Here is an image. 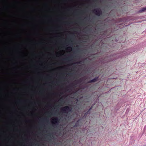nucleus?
Instances as JSON below:
<instances>
[{
	"label": "nucleus",
	"mask_w": 146,
	"mask_h": 146,
	"mask_svg": "<svg viewBox=\"0 0 146 146\" xmlns=\"http://www.w3.org/2000/svg\"><path fill=\"white\" fill-rule=\"evenodd\" d=\"M52 125L53 126H55L58 125L59 122V120L57 117H56L52 119L51 121Z\"/></svg>",
	"instance_id": "2"
},
{
	"label": "nucleus",
	"mask_w": 146,
	"mask_h": 146,
	"mask_svg": "<svg viewBox=\"0 0 146 146\" xmlns=\"http://www.w3.org/2000/svg\"><path fill=\"white\" fill-rule=\"evenodd\" d=\"M77 46V47H78V46Z\"/></svg>",
	"instance_id": "30"
},
{
	"label": "nucleus",
	"mask_w": 146,
	"mask_h": 146,
	"mask_svg": "<svg viewBox=\"0 0 146 146\" xmlns=\"http://www.w3.org/2000/svg\"><path fill=\"white\" fill-rule=\"evenodd\" d=\"M19 52L20 54L21 53V49L19 48Z\"/></svg>",
	"instance_id": "11"
},
{
	"label": "nucleus",
	"mask_w": 146,
	"mask_h": 146,
	"mask_svg": "<svg viewBox=\"0 0 146 146\" xmlns=\"http://www.w3.org/2000/svg\"><path fill=\"white\" fill-rule=\"evenodd\" d=\"M62 111L63 113H68L72 111V109L68 106H66L61 108Z\"/></svg>",
	"instance_id": "1"
},
{
	"label": "nucleus",
	"mask_w": 146,
	"mask_h": 146,
	"mask_svg": "<svg viewBox=\"0 0 146 146\" xmlns=\"http://www.w3.org/2000/svg\"><path fill=\"white\" fill-rule=\"evenodd\" d=\"M62 19H67V18L66 17H64L62 18Z\"/></svg>",
	"instance_id": "14"
},
{
	"label": "nucleus",
	"mask_w": 146,
	"mask_h": 146,
	"mask_svg": "<svg viewBox=\"0 0 146 146\" xmlns=\"http://www.w3.org/2000/svg\"><path fill=\"white\" fill-rule=\"evenodd\" d=\"M51 105H49V106H50V107H51Z\"/></svg>",
	"instance_id": "25"
},
{
	"label": "nucleus",
	"mask_w": 146,
	"mask_h": 146,
	"mask_svg": "<svg viewBox=\"0 0 146 146\" xmlns=\"http://www.w3.org/2000/svg\"><path fill=\"white\" fill-rule=\"evenodd\" d=\"M93 12L98 16H100L102 14L101 10L100 9H95L93 11Z\"/></svg>",
	"instance_id": "3"
},
{
	"label": "nucleus",
	"mask_w": 146,
	"mask_h": 146,
	"mask_svg": "<svg viewBox=\"0 0 146 146\" xmlns=\"http://www.w3.org/2000/svg\"><path fill=\"white\" fill-rule=\"evenodd\" d=\"M33 10H34L35 9L34 7H33Z\"/></svg>",
	"instance_id": "21"
},
{
	"label": "nucleus",
	"mask_w": 146,
	"mask_h": 146,
	"mask_svg": "<svg viewBox=\"0 0 146 146\" xmlns=\"http://www.w3.org/2000/svg\"><path fill=\"white\" fill-rule=\"evenodd\" d=\"M32 115H33V114H34V113H32Z\"/></svg>",
	"instance_id": "29"
},
{
	"label": "nucleus",
	"mask_w": 146,
	"mask_h": 146,
	"mask_svg": "<svg viewBox=\"0 0 146 146\" xmlns=\"http://www.w3.org/2000/svg\"><path fill=\"white\" fill-rule=\"evenodd\" d=\"M41 66H43V65H42V64H41Z\"/></svg>",
	"instance_id": "31"
},
{
	"label": "nucleus",
	"mask_w": 146,
	"mask_h": 146,
	"mask_svg": "<svg viewBox=\"0 0 146 146\" xmlns=\"http://www.w3.org/2000/svg\"><path fill=\"white\" fill-rule=\"evenodd\" d=\"M18 36H20V35H19Z\"/></svg>",
	"instance_id": "26"
},
{
	"label": "nucleus",
	"mask_w": 146,
	"mask_h": 146,
	"mask_svg": "<svg viewBox=\"0 0 146 146\" xmlns=\"http://www.w3.org/2000/svg\"><path fill=\"white\" fill-rule=\"evenodd\" d=\"M71 60H72V59L70 60V61H71Z\"/></svg>",
	"instance_id": "28"
},
{
	"label": "nucleus",
	"mask_w": 146,
	"mask_h": 146,
	"mask_svg": "<svg viewBox=\"0 0 146 146\" xmlns=\"http://www.w3.org/2000/svg\"><path fill=\"white\" fill-rule=\"evenodd\" d=\"M14 90L15 91H16V90H17L16 89H15Z\"/></svg>",
	"instance_id": "23"
},
{
	"label": "nucleus",
	"mask_w": 146,
	"mask_h": 146,
	"mask_svg": "<svg viewBox=\"0 0 146 146\" xmlns=\"http://www.w3.org/2000/svg\"><path fill=\"white\" fill-rule=\"evenodd\" d=\"M92 109V108H90L88 111L86 113L84 114L85 116H86L88 113H90V111Z\"/></svg>",
	"instance_id": "6"
},
{
	"label": "nucleus",
	"mask_w": 146,
	"mask_h": 146,
	"mask_svg": "<svg viewBox=\"0 0 146 146\" xmlns=\"http://www.w3.org/2000/svg\"><path fill=\"white\" fill-rule=\"evenodd\" d=\"M70 58V57H68L66 58H64L63 59L64 60H67V61H70L69 60V59Z\"/></svg>",
	"instance_id": "9"
},
{
	"label": "nucleus",
	"mask_w": 146,
	"mask_h": 146,
	"mask_svg": "<svg viewBox=\"0 0 146 146\" xmlns=\"http://www.w3.org/2000/svg\"><path fill=\"white\" fill-rule=\"evenodd\" d=\"M72 46H70L66 48V50H71L72 49Z\"/></svg>",
	"instance_id": "7"
},
{
	"label": "nucleus",
	"mask_w": 146,
	"mask_h": 146,
	"mask_svg": "<svg viewBox=\"0 0 146 146\" xmlns=\"http://www.w3.org/2000/svg\"><path fill=\"white\" fill-rule=\"evenodd\" d=\"M26 121L27 122H28V121H30V120H26Z\"/></svg>",
	"instance_id": "19"
},
{
	"label": "nucleus",
	"mask_w": 146,
	"mask_h": 146,
	"mask_svg": "<svg viewBox=\"0 0 146 146\" xmlns=\"http://www.w3.org/2000/svg\"><path fill=\"white\" fill-rule=\"evenodd\" d=\"M31 104H35L36 103H35V102L34 103H33V102H31Z\"/></svg>",
	"instance_id": "15"
},
{
	"label": "nucleus",
	"mask_w": 146,
	"mask_h": 146,
	"mask_svg": "<svg viewBox=\"0 0 146 146\" xmlns=\"http://www.w3.org/2000/svg\"><path fill=\"white\" fill-rule=\"evenodd\" d=\"M46 6H47V3H46Z\"/></svg>",
	"instance_id": "22"
},
{
	"label": "nucleus",
	"mask_w": 146,
	"mask_h": 146,
	"mask_svg": "<svg viewBox=\"0 0 146 146\" xmlns=\"http://www.w3.org/2000/svg\"><path fill=\"white\" fill-rule=\"evenodd\" d=\"M35 44H37V43H35Z\"/></svg>",
	"instance_id": "27"
},
{
	"label": "nucleus",
	"mask_w": 146,
	"mask_h": 146,
	"mask_svg": "<svg viewBox=\"0 0 146 146\" xmlns=\"http://www.w3.org/2000/svg\"><path fill=\"white\" fill-rule=\"evenodd\" d=\"M85 19H87V17H85V18H84Z\"/></svg>",
	"instance_id": "20"
},
{
	"label": "nucleus",
	"mask_w": 146,
	"mask_h": 146,
	"mask_svg": "<svg viewBox=\"0 0 146 146\" xmlns=\"http://www.w3.org/2000/svg\"><path fill=\"white\" fill-rule=\"evenodd\" d=\"M42 119L43 120H48V119L47 118H46L45 119H44V118H42Z\"/></svg>",
	"instance_id": "13"
},
{
	"label": "nucleus",
	"mask_w": 146,
	"mask_h": 146,
	"mask_svg": "<svg viewBox=\"0 0 146 146\" xmlns=\"http://www.w3.org/2000/svg\"><path fill=\"white\" fill-rule=\"evenodd\" d=\"M27 101L28 102H30V101L29 100H27Z\"/></svg>",
	"instance_id": "24"
},
{
	"label": "nucleus",
	"mask_w": 146,
	"mask_h": 146,
	"mask_svg": "<svg viewBox=\"0 0 146 146\" xmlns=\"http://www.w3.org/2000/svg\"><path fill=\"white\" fill-rule=\"evenodd\" d=\"M146 10V7L140 9L139 11V12H142L145 11Z\"/></svg>",
	"instance_id": "5"
},
{
	"label": "nucleus",
	"mask_w": 146,
	"mask_h": 146,
	"mask_svg": "<svg viewBox=\"0 0 146 146\" xmlns=\"http://www.w3.org/2000/svg\"><path fill=\"white\" fill-rule=\"evenodd\" d=\"M14 70L15 71H16L17 70V68L15 67L14 68Z\"/></svg>",
	"instance_id": "16"
},
{
	"label": "nucleus",
	"mask_w": 146,
	"mask_h": 146,
	"mask_svg": "<svg viewBox=\"0 0 146 146\" xmlns=\"http://www.w3.org/2000/svg\"><path fill=\"white\" fill-rule=\"evenodd\" d=\"M78 121L76 122L75 123V126L76 127L78 126Z\"/></svg>",
	"instance_id": "10"
},
{
	"label": "nucleus",
	"mask_w": 146,
	"mask_h": 146,
	"mask_svg": "<svg viewBox=\"0 0 146 146\" xmlns=\"http://www.w3.org/2000/svg\"><path fill=\"white\" fill-rule=\"evenodd\" d=\"M13 65L15 66H16L17 65V64L15 62L14 63Z\"/></svg>",
	"instance_id": "12"
},
{
	"label": "nucleus",
	"mask_w": 146,
	"mask_h": 146,
	"mask_svg": "<svg viewBox=\"0 0 146 146\" xmlns=\"http://www.w3.org/2000/svg\"><path fill=\"white\" fill-rule=\"evenodd\" d=\"M81 61H79V62H76L74 63H73V64H81Z\"/></svg>",
	"instance_id": "8"
},
{
	"label": "nucleus",
	"mask_w": 146,
	"mask_h": 146,
	"mask_svg": "<svg viewBox=\"0 0 146 146\" xmlns=\"http://www.w3.org/2000/svg\"><path fill=\"white\" fill-rule=\"evenodd\" d=\"M17 130L18 131H19V130L18 129H17Z\"/></svg>",
	"instance_id": "32"
},
{
	"label": "nucleus",
	"mask_w": 146,
	"mask_h": 146,
	"mask_svg": "<svg viewBox=\"0 0 146 146\" xmlns=\"http://www.w3.org/2000/svg\"><path fill=\"white\" fill-rule=\"evenodd\" d=\"M22 101V100H19V102H21V101Z\"/></svg>",
	"instance_id": "17"
},
{
	"label": "nucleus",
	"mask_w": 146,
	"mask_h": 146,
	"mask_svg": "<svg viewBox=\"0 0 146 146\" xmlns=\"http://www.w3.org/2000/svg\"><path fill=\"white\" fill-rule=\"evenodd\" d=\"M97 79H98L97 78H94V79L90 80L89 81V83L94 82L97 81Z\"/></svg>",
	"instance_id": "4"
},
{
	"label": "nucleus",
	"mask_w": 146,
	"mask_h": 146,
	"mask_svg": "<svg viewBox=\"0 0 146 146\" xmlns=\"http://www.w3.org/2000/svg\"><path fill=\"white\" fill-rule=\"evenodd\" d=\"M62 55H63V54H60V55H59V56H61Z\"/></svg>",
	"instance_id": "18"
}]
</instances>
